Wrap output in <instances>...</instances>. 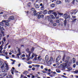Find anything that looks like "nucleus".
<instances>
[{"mask_svg":"<svg viewBox=\"0 0 78 78\" xmlns=\"http://www.w3.org/2000/svg\"><path fill=\"white\" fill-rule=\"evenodd\" d=\"M2 40L4 42H5V41H6V37H4L2 39Z\"/></svg>","mask_w":78,"mask_h":78,"instance_id":"e433bc0d","label":"nucleus"},{"mask_svg":"<svg viewBox=\"0 0 78 78\" xmlns=\"http://www.w3.org/2000/svg\"><path fill=\"white\" fill-rule=\"evenodd\" d=\"M2 72H7V70L5 69H4L2 70Z\"/></svg>","mask_w":78,"mask_h":78,"instance_id":"393cba45","label":"nucleus"},{"mask_svg":"<svg viewBox=\"0 0 78 78\" xmlns=\"http://www.w3.org/2000/svg\"><path fill=\"white\" fill-rule=\"evenodd\" d=\"M47 18H48V20L49 21V20H50V19H51V18H50V17L49 16H47Z\"/></svg>","mask_w":78,"mask_h":78,"instance_id":"c756f323","label":"nucleus"},{"mask_svg":"<svg viewBox=\"0 0 78 78\" xmlns=\"http://www.w3.org/2000/svg\"><path fill=\"white\" fill-rule=\"evenodd\" d=\"M3 17H7V15L6 14H5L4 15H3Z\"/></svg>","mask_w":78,"mask_h":78,"instance_id":"3c124183","label":"nucleus"},{"mask_svg":"<svg viewBox=\"0 0 78 78\" xmlns=\"http://www.w3.org/2000/svg\"><path fill=\"white\" fill-rule=\"evenodd\" d=\"M9 20H14V17L12 16H11L9 17V18L8 19Z\"/></svg>","mask_w":78,"mask_h":78,"instance_id":"6e6552de","label":"nucleus"},{"mask_svg":"<svg viewBox=\"0 0 78 78\" xmlns=\"http://www.w3.org/2000/svg\"><path fill=\"white\" fill-rule=\"evenodd\" d=\"M29 67L30 68V69H31L32 68V66L31 65H29Z\"/></svg>","mask_w":78,"mask_h":78,"instance_id":"680f3d73","label":"nucleus"},{"mask_svg":"<svg viewBox=\"0 0 78 78\" xmlns=\"http://www.w3.org/2000/svg\"><path fill=\"white\" fill-rule=\"evenodd\" d=\"M34 47H32V48L31 49V51H34Z\"/></svg>","mask_w":78,"mask_h":78,"instance_id":"c9c22d12","label":"nucleus"},{"mask_svg":"<svg viewBox=\"0 0 78 78\" xmlns=\"http://www.w3.org/2000/svg\"><path fill=\"white\" fill-rule=\"evenodd\" d=\"M75 73H78V70H76L74 72Z\"/></svg>","mask_w":78,"mask_h":78,"instance_id":"de8ad7c7","label":"nucleus"},{"mask_svg":"<svg viewBox=\"0 0 78 78\" xmlns=\"http://www.w3.org/2000/svg\"><path fill=\"white\" fill-rule=\"evenodd\" d=\"M53 10H49L48 12V14H51V13H53Z\"/></svg>","mask_w":78,"mask_h":78,"instance_id":"9b49d317","label":"nucleus"},{"mask_svg":"<svg viewBox=\"0 0 78 78\" xmlns=\"http://www.w3.org/2000/svg\"><path fill=\"white\" fill-rule=\"evenodd\" d=\"M50 16H51L52 19H55V17H54V16H53V15H50Z\"/></svg>","mask_w":78,"mask_h":78,"instance_id":"dca6fc26","label":"nucleus"},{"mask_svg":"<svg viewBox=\"0 0 78 78\" xmlns=\"http://www.w3.org/2000/svg\"><path fill=\"white\" fill-rule=\"evenodd\" d=\"M51 7L52 8H54L55 6V5L54 4H51L50 5Z\"/></svg>","mask_w":78,"mask_h":78,"instance_id":"f3484780","label":"nucleus"},{"mask_svg":"<svg viewBox=\"0 0 78 78\" xmlns=\"http://www.w3.org/2000/svg\"><path fill=\"white\" fill-rule=\"evenodd\" d=\"M18 51L19 52L18 54H21V53L20 52V48H18Z\"/></svg>","mask_w":78,"mask_h":78,"instance_id":"c85d7f7f","label":"nucleus"},{"mask_svg":"<svg viewBox=\"0 0 78 78\" xmlns=\"http://www.w3.org/2000/svg\"><path fill=\"white\" fill-rule=\"evenodd\" d=\"M5 25H6V26H9V23L6 22H5Z\"/></svg>","mask_w":78,"mask_h":78,"instance_id":"ea45409f","label":"nucleus"},{"mask_svg":"<svg viewBox=\"0 0 78 78\" xmlns=\"http://www.w3.org/2000/svg\"><path fill=\"white\" fill-rule=\"evenodd\" d=\"M64 24L65 26H66V25H67V20L65 19L64 21Z\"/></svg>","mask_w":78,"mask_h":78,"instance_id":"f8f14e48","label":"nucleus"},{"mask_svg":"<svg viewBox=\"0 0 78 78\" xmlns=\"http://www.w3.org/2000/svg\"><path fill=\"white\" fill-rule=\"evenodd\" d=\"M43 13L44 14H46L47 13V10H44L43 11Z\"/></svg>","mask_w":78,"mask_h":78,"instance_id":"ddd939ff","label":"nucleus"},{"mask_svg":"<svg viewBox=\"0 0 78 78\" xmlns=\"http://www.w3.org/2000/svg\"><path fill=\"white\" fill-rule=\"evenodd\" d=\"M73 63L74 64V63H75V62L76 61V59H75V58H73Z\"/></svg>","mask_w":78,"mask_h":78,"instance_id":"b1692460","label":"nucleus"},{"mask_svg":"<svg viewBox=\"0 0 78 78\" xmlns=\"http://www.w3.org/2000/svg\"><path fill=\"white\" fill-rule=\"evenodd\" d=\"M44 15H41V18H43V17H44Z\"/></svg>","mask_w":78,"mask_h":78,"instance_id":"bf43d9fd","label":"nucleus"},{"mask_svg":"<svg viewBox=\"0 0 78 78\" xmlns=\"http://www.w3.org/2000/svg\"><path fill=\"white\" fill-rule=\"evenodd\" d=\"M47 57H48V55H46L45 57V59L46 60H47V59H48V58Z\"/></svg>","mask_w":78,"mask_h":78,"instance_id":"603ef678","label":"nucleus"},{"mask_svg":"<svg viewBox=\"0 0 78 78\" xmlns=\"http://www.w3.org/2000/svg\"><path fill=\"white\" fill-rule=\"evenodd\" d=\"M40 6H41V10H44V5H43V4L42 3H41L40 4Z\"/></svg>","mask_w":78,"mask_h":78,"instance_id":"39448f33","label":"nucleus"},{"mask_svg":"<svg viewBox=\"0 0 78 78\" xmlns=\"http://www.w3.org/2000/svg\"><path fill=\"white\" fill-rule=\"evenodd\" d=\"M2 49L3 47H2V48H1L0 46V53H2Z\"/></svg>","mask_w":78,"mask_h":78,"instance_id":"7c9ffc66","label":"nucleus"},{"mask_svg":"<svg viewBox=\"0 0 78 78\" xmlns=\"http://www.w3.org/2000/svg\"><path fill=\"white\" fill-rule=\"evenodd\" d=\"M5 64L4 63H3L2 65L1 66V69H3V67H5Z\"/></svg>","mask_w":78,"mask_h":78,"instance_id":"412c9836","label":"nucleus"},{"mask_svg":"<svg viewBox=\"0 0 78 78\" xmlns=\"http://www.w3.org/2000/svg\"><path fill=\"white\" fill-rule=\"evenodd\" d=\"M65 15H66L65 16V19H68L69 20L70 19V15H67L66 14Z\"/></svg>","mask_w":78,"mask_h":78,"instance_id":"7ed1b4c3","label":"nucleus"},{"mask_svg":"<svg viewBox=\"0 0 78 78\" xmlns=\"http://www.w3.org/2000/svg\"><path fill=\"white\" fill-rule=\"evenodd\" d=\"M11 61H12V62H16V60L12 59H11Z\"/></svg>","mask_w":78,"mask_h":78,"instance_id":"052dcab7","label":"nucleus"},{"mask_svg":"<svg viewBox=\"0 0 78 78\" xmlns=\"http://www.w3.org/2000/svg\"><path fill=\"white\" fill-rule=\"evenodd\" d=\"M3 22H0V25H1V26H4V23H3Z\"/></svg>","mask_w":78,"mask_h":78,"instance_id":"cd10ccee","label":"nucleus"},{"mask_svg":"<svg viewBox=\"0 0 78 78\" xmlns=\"http://www.w3.org/2000/svg\"><path fill=\"white\" fill-rule=\"evenodd\" d=\"M52 14L54 15L55 17L57 16V15H58V14L57 13H56V12H53L52 13Z\"/></svg>","mask_w":78,"mask_h":78,"instance_id":"6ab92c4d","label":"nucleus"},{"mask_svg":"<svg viewBox=\"0 0 78 78\" xmlns=\"http://www.w3.org/2000/svg\"><path fill=\"white\" fill-rule=\"evenodd\" d=\"M35 66L37 67H40V65H36Z\"/></svg>","mask_w":78,"mask_h":78,"instance_id":"49530a36","label":"nucleus"},{"mask_svg":"<svg viewBox=\"0 0 78 78\" xmlns=\"http://www.w3.org/2000/svg\"><path fill=\"white\" fill-rule=\"evenodd\" d=\"M1 42H2V44L0 47L1 48H2L3 47V45L4 44V42H3V40Z\"/></svg>","mask_w":78,"mask_h":78,"instance_id":"a211bd4d","label":"nucleus"},{"mask_svg":"<svg viewBox=\"0 0 78 78\" xmlns=\"http://www.w3.org/2000/svg\"><path fill=\"white\" fill-rule=\"evenodd\" d=\"M60 67L63 69H65L66 67H67V63H63L62 64H61Z\"/></svg>","mask_w":78,"mask_h":78,"instance_id":"f257e3e1","label":"nucleus"},{"mask_svg":"<svg viewBox=\"0 0 78 78\" xmlns=\"http://www.w3.org/2000/svg\"><path fill=\"white\" fill-rule=\"evenodd\" d=\"M22 57H25V54H23L22 55Z\"/></svg>","mask_w":78,"mask_h":78,"instance_id":"774afa93","label":"nucleus"},{"mask_svg":"<svg viewBox=\"0 0 78 78\" xmlns=\"http://www.w3.org/2000/svg\"><path fill=\"white\" fill-rule=\"evenodd\" d=\"M40 6V5H39L37 4L35 5V7L36 8H37V9L39 8Z\"/></svg>","mask_w":78,"mask_h":78,"instance_id":"2eb2a0df","label":"nucleus"},{"mask_svg":"<svg viewBox=\"0 0 78 78\" xmlns=\"http://www.w3.org/2000/svg\"><path fill=\"white\" fill-rule=\"evenodd\" d=\"M0 29H1V31H4V28H3V27H2L1 28V27H0Z\"/></svg>","mask_w":78,"mask_h":78,"instance_id":"473e14b6","label":"nucleus"},{"mask_svg":"<svg viewBox=\"0 0 78 78\" xmlns=\"http://www.w3.org/2000/svg\"><path fill=\"white\" fill-rule=\"evenodd\" d=\"M8 44H9V43H8L7 44H6L5 45V46L4 48V49H6V48H7V47H6V46H7V45H8Z\"/></svg>","mask_w":78,"mask_h":78,"instance_id":"4be33fe9","label":"nucleus"},{"mask_svg":"<svg viewBox=\"0 0 78 78\" xmlns=\"http://www.w3.org/2000/svg\"><path fill=\"white\" fill-rule=\"evenodd\" d=\"M34 8H32L31 9V11H34Z\"/></svg>","mask_w":78,"mask_h":78,"instance_id":"8fccbe9b","label":"nucleus"},{"mask_svg":"<svg viewBox=\"0 0 78 78\" xmlns=\"http://www.w3.org/2000/svg\"><path fill=\"white\" fill-rule=\"evenodd\" d=\"M3 64V62L2 60H0V66Z\"/></svg>","mask_w":78,"mask_h":78,"instance_id":"58836bf2","label":"nucleus"},{"mask_svg":"<svg viewBox=\"0 0 78 78\" xmlns=\"http://www.w3.org/2000/svg\"><path fill=\"white\" fill-rule=\"evenodd\" d=\"M34 60H35V61H36L37 60V58L36 57H35L34 59Z\"/></svg>","mask_w":78,"mask_h":78,"instance_id":"338daca9","label":"nucleus"},{"mask_svg":"<svg viewBox=\"0 0 78 78\" xmlns=\"http://www.w3.org/2000/svg\"><path fill=\"white\" fill-rule=\"evenodd\" d=\"M73 13L74 14H76V12H78V10H76V9H75L73 10Z\"/></svg>","mask_w":78,"mask_h":78,"instance_id":"9d476101","label":"nucleus"},{"mask_svg":"<svg viewBox=\"0 0 78 78\" xmlns=\"http://www.w3.org/2000/svg\"><path fill=\"white\" fill-rule=\"evenodd\" d=\"M20 55H21V54H17V56L18 58H19L20 57H19V56H20Z\"/></svg>","mask_w":78,"mask_h":78,"instance_id":"a19ab883","label":"nucleus"},{"mask_svg":"<svg viewBox=\"0 0 78 78\" xmlns=\"http://www.w3.org/2000/svg\"><path fill=\"white\" fill-rule=\"evenodd\" d=\"M38 16V19H39L41 18V15H40V14H38V15L37 16Z\"/></svg>","mask_w":78,"mask_h":78,"instance_id":"c03bdc74","label":"nucleus"},{"mask_svg":"<svg viewBox=\"0 0 78 78\" xmlns=\"http://www.w3.org/2000/svg\"><path fill=\"white\" fill-rule=\"evenodd\" d=\"M11 20H3L2 21V22H7L8 23V22H9V21Z\"/></svg>","mask_w":78,"mask_h":78,"instance_id":"1a4fd4ad","label":"nucleus"},{"mask_svg":"<svg viewBox=\"0 0 78 78\" xmlns=\"http://www.w3.org/2000/svg\"><path fill=\"white\" fill-rule=\"evenodd\" d=\"M76 67V64H74L73 65V68H75Z\"/></svg>","mask_w":78,"mask_h":78,"instance_id":"6e6d98bb","label":"nucleus"},{"mask_svg":"<svg viewBox=\"0 0 78 78\" xmlns=\"http://www.w3.org/2000/svg\"><path fill=\"white\" fill-rule=\"evenodd\" d=\"M75 0H73V1L72 2V3H73V4H74V3H75Z\"/></svg>","mask_w":78,"mask_h":78,"instance_id":"4d7b16f0","label":"nucleus"},{"mask_svg":"<svg viewBox=\"0 0 78 78\" xmlns=\"http://www.w3.org/2000/svg\"><path fill=\"white\" fill-rule=\"evenodd\" d=\"M72 68L71 67H69L67 68V69L69 71L72 70Z\"/></svg>","mask_w":78,"mask_h":78,"instance_id":"bb28decb","label":"nucleus"},{"mask_svg":"<svg viewBox=\"0 0 78 78\" xmlns=\"http://www.w3.org/2000/svg\"><path fill=\"white\" fill-rule=\"evenodd\" d=\"M27 6L28 7H31V3L30 2L27 4Z\"/></svg>","mask_w":78,"mask_h":78,"instance_id":"4468645a","label":"nucleus"},{"mask_svg":"<svg viewBox=\"0 0 78 78\" xmlns=\"http://www.w3.org/2000/svg\"><path fill=\"white\" fill-rule=\"evenodd\" d=\"M26 50L27 52L29 53V57H30V56H31V54L32 53V52H31V51H29V50H30L29 48H27Z\"/></svg>","mask_w":78,"mask_h":78,"instance_id":"f03ea898","label":"nucleus"},{"mask_svg":"<svg viewBox=\"0 0 78 78\" xmlns=\"http://www.w3.org/2000/svg\"><path fill=\"white\" fill-rule=\"evenodd\" d=\"M41 69H44V66L42 65L41 66Z\"/></svg>","mask_w":78,"mask_h":78,"instance_id":"e2e57ef3","label":"nucleus"},{"mask_svg":"<svg viewBox=\"0 0 78 78\" xmlns=\"http://www.w3.org/2000/svg\"><path fill=\"white\" fill-rule=\"evenodd\" d=\"M42 72L43 73H45L46 72L45 71H42Z\"/></svg>","mask_w":78,"mask_h":78,"instance_id":"0e129e2a","label":"nucleus"},{"mask_svg":"<svg viewBox=\"0 0 78 78\" xmlns=\"http://www.w3.org/2000/svg\"><path fill=\"white\" fill-rule=\"evenodd\" d=\"M53 26H54V27H56V23H54L53 24Z\"/></svg>","mask_w":78,"mask_h":78,"instance_id":"864d4df0","label":"nucleus"},{"mask_svg":"<svg viewBox=\"0 0 78 78\" xmlns=\"http://www.w3.org/2000/svg\"><path fill=\"white\" fill-rule=\"evenodd\" d=\"M66 57V55H64V56H63V58L62 59V60L63 61H64V60L65 59V58Z\"/></svg>","mask_w":78,"mask_h":78,"instance_id":"2f4dec72","label":"nucleus"},{"mask_svg":"<svg viewBox=\"0 0 78 78\" xmlns=\"http://www.w3.org/2000/svg\"><path fill=\"white\" fill-rule=\"evenodd\" d=\"M12 75H8V76H7V78H12Z\"/></svg>","mask_w":78,"mask_h":78,"instance_id":"aec40b11","label":"nucleus"},{"mask_svg":"<svg viewBox=\"0 0 78 78\" xmlns=\"http://www.w3.org/2000/svg\"><path fill=\"white\" fill-rule=\"evenodd\" d=\"M27 73H28V72L27 71H25L23 73V74H27Z\"/></svg>","mask_w":78,"mask_h":78,"instance_id":"a878e982","label":"nucleus"},{"mask_svg":"<svg viewBox=\"0 0 78 78\" xmlns=\"http://www.w3.org/2000/svg\"><path fill=\"white\" fill-rule=\"evenodd\" d=\"M38 76H39V75H38V74H37L35 75V77H38Z\"/></svg>","mask_w":78,"mask_h":78,"instance_id":"69168bd1","label":"nucleus"},{"mask_svg":"<svg viewBox=\"0 0 78 78\" xmlns=\"http://www.w3.org/2000/svg\"><path fill=\"white\" fill-rule=\"evenodd\" d=\"M52 64V62L51 61V60H49V61L48 62L47 65L48 66H50Z\"/></svg>","mask_w":78,"mask_h":78,"instance_id":"423d86ee","label":"nucleus"},{"mask_svg":"<svg viewBox=\"0 0 78 78\" xmlns=\"http://www.w3.org/2000/svg\"><path fill=\"white\" fill-rule=\"evenodd\" d=\"M56 3L57 5H59V4H61V3H62V2L59 0H57Z\"/></svg>","mask_w":78,"mask_h":78,"instance_id":"0eeeda50","label":"nucleus"},{"mask_svg":"<svg viewBox=\"0 0 78 78\" xmlns=\"http://www.w3.org/2000/svg\"><path fill=\"white\" fill-rule=\"evenodd\" d=\"M56 70L57 73H60V72H61V71L58 69H56Z\"/></svg>","mask_w":78,"mask_h":78,"instance_id":"72a5a7b5","label":"nucleus"},{"mask_svg":"<svg viewBox=\"0 0 78 78\" xmlns=\"http://www.w3.org/2000/svg\"><path fill=\"white\" fill-rule=\"evenodd\" d=\"M55 17L56 19H59V15H58V16H56Z\"/></svg>","mask_w":78,"mask_h":78,"instance_id":"a18cd8bd","label":"nucleus"},{"mask_svg":"<svg viewBox=\"0 0 78 78\" xmlns=\"http://www.w3.org/2000/svg\"><path fill=\"white\" fill-rule=\"evenodd\" d=\"M32 62H28L27 64H31Z\"/></svg>","mask_w":78,"mask_h":78,"instance_id":"5fc2aeb1","label":"nucleus"},{"mask_svg":"<svg viewBox=\"0 0 78 78\" xmlns=\"http://www.w3.org/2000/svg\"><path fill=\"white\" fill-rule=\"evenodd\" d=\"M5 67L6 68H7V69H9L8 65V64H5Z\"/></svg>","mask_w":78,"mask_h":78,"instance_id":"37998d69","label":"nucleus"},{"mask_svg":"<svg viewBox=\"0 0 78 78\" xmlns=\"http://www.w3.org/2000/svg\"><path fill=\"white\" fill-rule=\"evenodd\" d=\"M61 58V55H59L58 57L56 58V62H58V61L60 60Z\"/></svg>","mask_w":78,"mask_h":78,"instance_id":"20e7f679","label":"nucleus"},{"mask_svg":"<svg viewBox=\"0 0 78 78\" xmlns=\"http://www.w3.org/2000/svg\"><path fill=\"white\" fill-rule=\"evenodd\" d=\"M65 2H68V3H69L71 1V0H65Z\"/></svg>","mask_w":78,"mask_h":78,"instance_id":"f704fd0d","label":"nucleus"},{"mask_svg":"<svg viewBox=\"0 0 78 78\" xmlns=\"http://www.w3.org/2000/svg\"><path fill=\"white\" fill-rule=\"evenodd\" d=\"M49 60H50L51 62L52 61H53V57H50V59Z\"/></svg>","mask_w":78,"mask_h":78,"instance_id":"79ce46f5","label":"nucleus"},{"mask_svg":"<svg viewBox=\"0 0 78 78\" xmlns=\"http://www.w3.org/2000/svg\"><path fill=\"white\" fill-rule=\"evenodd\" d=\"M39 12H37V13H34V16H38L39 15Z\"/></svg>","mask_w":78,"mask_h":78,"instance_id":"5701e85b","label":"nucleus"},{"mask_svg":"<svg viewBox=\"0 0 78 78\" xmlns=\"http://www.w3.org/2000/svg\"><path fill=\"white\" fill-rule=\"evenodd\" d=\"M56 23H59V21L58 20H56Z\"/></svg>","mask_w":78,"mask_h":78,"instance_id":"09e8293b","label":"nucleus"},{"mask_svg":"<svg viewBox=\"0 0 78 78\" xmlns=\"http://www.w3.org/2000/svg\"><path fill=\"white\" fill-rule=\"evenodd\" d=\"M58 14H59V16H62V15H63V13H61L58 12Z\"/></svg>","mask_w":78,"mask_h":78,"instance_id":"4c0bfd02","label":"nucleus"},{"mask_svg":"<svg viewBox=\"0 0 78 78\" xmlns=\"http://www.w3.org/2000/svg\"><path fill=\"white\" fill-rule=\"evenodd\" d=\"M11 70H12V72H11L12 74V75H13L14 74V71L12 69H11Z\"/></svg>","mask_w":78,"mask_h":78,"instance_id":"13d9d810","label":"nucleus"}]
</instances>
